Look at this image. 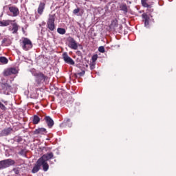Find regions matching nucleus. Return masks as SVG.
I'll return each mask as SVG.
<instances>
[{
  "label": "nucleus",
  "mask_w": 176,
  "mask_h": 176,
  "mask_svg": "<svg viewBox=\"0 0 176 176\" xmlns=\"http://www.w3.org/2000/svg\"><path fill=\"white\" fill-rule=\"evenodd\" d=\"M16 162L12 159H7L0 161V170H3V168H8L10 166H14Z\"/></svg>",
  "instance_id": "f257e3e1"
},
{
  "label": "nucleus",
  "mask_w": 176,
  "mask_h": 176,
  "mask_svg": "<svg viewBox=\"0 0 176 176\" xmlns=\"http://www.w3.org/2000/svg\"><path fill=\"white\" fill-rule=\"evenodd\" d=\"M22 47L23 50H30L32 49V42L28 38H24L22 41Z\"/></svg>",
  "instance_id": "f03ea898"
},
{
  "label": "nucleus",
  "mask_w": 176,
  "mask_h": 176,
  "mask_svg": "<svg viewBox=\"0 0 176 176\" xmlns=\"http://www.w3.org/2000/svg\"><path fill=\"white\" fill-rule=\"evenodd\" d=\"M55 20L56 17L54 15L50 14L47 25V28L50 29V31H54V29L56 28V25H54Z\"/></svg>",
  "instance_id": "7ed1b4c3"
},
{
  "label": "nucleus",
  "mask_w": 176,
  "mask_h": 176,
  "mask_svg": "<svg viewBox=\"0 0 176 176\" xmlns=\"http://www.w3.org/2000/svg\"><path fill=\"white\" fill-rule=\"evenodd\" d=\"M36 76V82L38 83V85H40V83H42V82H45V80H47L49 78L46 76H45L43 73H36L35 74Z\"/></svg>",
  "instance_id": "20e7f679"
},
{
  "label": "nucleus",
  "mask_w": 176,
  "mask_h": 176,
  "mask_svg": "<svg viewBox=\"0 0 176 176\" xmlns=\"http://www.w3.org/2000/svg\"><path fill=\"white\" fill-rule=\"evenodd\" d=\"M68 46L73 50H78V43H76V41L72 37L68 38Z\"/></svg>",
  "instance_id": "39448f33"
},
{
  "label": "nucleus",
  "mask_w": 176,
  "mask_h": 176,
  "mask_svg": "<svg viewBox=\"0 0 176 176\" xmlns=\"http://www.w3.org/2000/svg\"><path fill=\"white\" fill-rule=\"evenodd\" d=\"M18 72L19 71L16 68L12 67L6 69L3 72V75L4 76H10V75H16V74H18Z\"/></svg>",
  "instance_id": "423d86ee"
},
{
  "label": "nucleus",
  "mask_w": 176,
  "mask_h": 176,
  "mask_svg": "<svg viewBox=\"0 0 176 176\" xmlns=\"http://www.w3.org/2000/svg\"><path fill=\"white\" fill-rule=\"evenodd\" d=\"M63 58L66 64H69L70 65H75V61H74L72 58L68 56L67 52L63 54Z\"/></svg>",
  "instance_id": "0eeeda50"
},
{
  "label": "nucleus",
  "mask_w": 176,
  "mask_h": 176,
  "mask_svg": "<svg viewBox=\"0 0 176 176\" xmlns=\"http://www.w3.org/2000/svg\"><path fill=\"white\" fill-rule=\"evenodd\" d=\"M53 156H54L53 153H48L47 154H44L41 157L38 159V160H41L43 162H47L48 160H50V159H53Z\"/></svg>",
  "instance_id": "6e6552de"
},
{
  "label": "nucleus",
  "mask_w": 176,
  "mask_h": 176,
  "mask_svg": "<svg viewBox=\"0 0 176 176\" xmlns=\"http://www.w3.org/2000/svg\"><path fill=\"white\" fill-rule=\"evenodd\" d=\"M8 9L10 13L12 14V17H17V16H19L20 14V11H19V8H17V7L12 6L9 7Z\"/></svg>",
  "instance_id": "1a4fd4ad"
},
{
  "label": "nucleus",
  "mask_w": 176,
  "mask_h": 176,
  "mask_svg": "<svg viewBox=\"0 0 176 176\" xmlns=\"http://www.w3.org/2000/svg\"><path fill=\"white\" fill-rule=\"evenodd\" d=\"M46 6V4L45 3L41 2L38 5L37 12L39 16H42L43 14V11L45 10V8Z\"/></svg>",
  "instance_id": "9d476101"
},
{
  "label": "nucleus",
  "mask_w": 176,
  "mask_h": 176,
  "mask_svg": "<svg viewBox=\"0 0 176 176\" xmlns=\"http://www.w3.org/2000/svg\"><path fill=\"white\" fill-rule=\"evenodd\" d=\"M38 164H40V167H41V166H43V171H47V170H49V164H47V162L38 160Z\"/></svg>",
  "instance_id": "9b49d317"
},
{
  "label": "nucleus",
  "mask_w": 176,
  "mask_h": 176,
  "mask_svg": "<svg viewBox=\"0 0 176 176\" xmlns=\"http://www.w3.org/2000/svg\"><path fill=\"white\" fill-rule=\"evenodd\" d=\"M12 23H14V21H12V20L0 21V27H8V25H10Z\"/></svg>",
  "instance_id": "f8f14e48"
},
{
  "label": "nucleus",
  "mask_w": 176,
  "mask_h": 176,
  "mask_svg": "<svg viewBox=\"0 0 176 176\" xmlns=\"http://www.w3.org/2000/svg\"><path fill=\"white\" fill-rule=\"evenodd\" d=\"M45 121L48 127H53V126H54V121H53V119L50 116L45 117Z\"/></svg>",
  "instance_id": "ddd939ff"
},
{
  "label": "nucleus",
  "mask_w": 176,
  "mask_h": 176,
  "mask_svg": "<svg viewBox=\"0 0 176 176\" xmlns=\"http://www.w3.org/2000/svg\"><path fill=\"white\" fill-rule=\"evenodd\" d=\"M39 170H41V164H39L38 160L36 162V164L34 165V166L33 167V168L32 170V174H36V173H38V171H39Z\"/></svg>",
  "instance_id": "4468645a"
},
{
  "label": "nucleus",
  "mask_w": 176,
  "mask_h": 176,
  "mask_svg": "<svg viewBox=\"0 0 176 176\" xmlns=\"http://www.w3.org/2000/svg\"><path fill=\"white\" fill-rule=\"evenodd\" d=\"M142 18L144 20V27L149 28V16L146 14H143Z\"/></svg>",
  "instance_id": "2eb2a0df"
},
{
  "label": "nucleus",
  "mask_w": 176,
  "mask_h": 176,
  "mask_svg": "<svg viewBox=\"0 0 176 176\" xmlns=\"http://www.w3.org/2000/svg\"><path fill=\"white\" fill-rule=\"evenodd\" d=\"M12 28L11 29V31L12 32V34H17V32L19 31V25H17V23H12Z\"/></svg>",
  "instance_id": "dca6fc26"
},
{
  "label": "nucleus",
  "mask_w": 176,
  "mask_h": 176,
  "mask_svg": "<svg viewBox=\"0 0 176 176\" xmlns=\"http://www.w3.org/2000/svg\"><path fill=\"white\" fill-rule=\"evenodd\" d=\"M10 133H12V128H7L1 131L2 135H9Z\"/></svg>",
  "instance_id": "f3484780"
},
{
  "label": "nucleus",
  "mask_w": 176,
  "mask_h": 176,
  "mask_svg": "<svg viewBox=\"0 0 176 176\" xmlns=\"http://www.w3.org/2000/svg\"><path fill=\"white\" fill-rule=\"evenodd\" d=\"M34 133L35 134H45V133H46V129L39 128L38 129H36Z\"/></svg>",
  "instance_id": "a211bd4d"
},
{
  "label": "nucleus",
  "mask_w": 176,
  "mask_h": 176,
  "mask_svg": "<svg viewBox=\"0 0 176 176\" xmlns=\"http://www.w3.org/2000/svg\"><path fill=\"white\" fill-rule=\"evenodd\" d=\"M62 124H65L68 127H72V122H71V119L65 118L64 122Z\"/></svg>",
  "instance_id": "6ab92c4d"
},
{
  "label": "nucleus",
  "mask_w": 176,
  "mask_h": 176,
  "mask_svg": "<svg viewBox=\"0 0 176 176\" xmlns=\"http://www.w3.org/2000/svg\"><path fill=\"white\" fill-rule=\"evenodd\" d=\"M41 122V118L38 116H34L33 118L34 124H38Z\"/></svg>",
  "instance_id": "aec40b11"
},
{
  "label": "nucleus",
  "mask_w": 176,
  "mask_h": 176,
  "mask_svg": "<svg viewBox=\"0 0 176 176\" xmlns=\"http://www.w3.org/2000/svg\"><path fill=\"white\" fill-rule=\"evenodd\" d=\"M142 5L144 8H151V6L148 4V0H141Z\"/></svg>",
  "instance_id": "412c9836"
},
{
  "label": "nucleus",
  "mask_w": 176,
  "mask_h": 176,
  "mask_svg": "<svg viewBox=\"0 0 176 176\" xmlns=\"http://www.w3.org/2000/svg\"><path fill=\"white\" fill-rule=\"evenodd\" d=\"M8 62L9 60H8V58H6V57L5 56L0 57V63H2L3 64H8Z\"/></svg>",
  "instance_id": "4be33fe9"
},
{
  "label": "nucleus",
  "mask_w": 176,
  "mask_h": 176,
  "mask_svg": "<svg viewBox=\"0 0 176 176\" xmlns=\"http://www.w3.org/2000/svg\"><path fill=\"white\" fill-rule=\"evenodd\" d=\"M57 32L60 34V35H64L65 34L66 31L65 29L59 28L57 29Z\"/></svg>",
  "instance_id": "5701e85b"
},
{
  "label": "nucleus",
  "mask_w": 176,
  "mask_h": 176,
  "mask_svg": "<svg viewBox=\"0 0 176 176\" xmlns=\"http://www.w3.org/2000/svg\"><path fill=\"white\" fill-rule=\"evenodd\" d=\"M116 27H118V21L113 20V21H111V28H116Z\"/></svg>",
  "instance_id": "b1692460"
},
{
  "label": "nucleus",
  "mask_w": 176,
  "mask_h": 176,
  "mask_svg": "<svg viewBox=\"0 0 176 176\" xmlns=\"http://www.w3.org/2000/svg\"><path fill=\"white\" fill-rule=\"evenodd\" d=\"M97 58H98V55L97 54H95L92 56L91 60L94 65H96L95 63L97 61Z\"/></svg>",
  "instance_id": "393cba45"
},
{
  "label": "nucleus",
  "mask_w": 176,
  "mask_h": 176,
  "mask_svg": "<svg viewBox=\"0 0 176 176\" xmlns=\"http://www.w3.org/2000/svg\"><path fill=\"white\" fill-rule=\"evenodd\" d=\"M121 10H123V12H127V6L126 4H122L120 6Z\"/></svg>",
  "instance_id": "a878e982"
},
{
  "label": "nucleus",
  "mask_w": 176,
  "mask_h": 176,
  "mask_svg": "<svg viewBox=\"0 0 176 176\" xmlns=\"http://www.w3.org/2000/svg\"><path fill=\"white\" fill-rule=\"evenodd\" d=\"M98 52H100V53H105V48L104 46L99 47Z\"/></svg>",
  "instance_id": "bb28decb"
},
{
  "label": "nucleus",
  "mask_w": 176,
  "mask_h": 176,
  "mask_svg": "<svg viewBox=\"0 0 176 176\" xmlns=\"http://www.w3.org/2000/svg\"><path fill=\"white\" fill-rule=\"evenodd\" d=\"M12 171L14 173V174L19 175L20 174V168H14Z\"/></svg>",
  "instance_id": "cd10ccee"
},
{
  "label": "nucleus",
  "mask_w": 176,
  "mask_h": 176,
  "mask_svg": "<svg viewBox=\"0 0 176 176\" xmlns=\"http://www.w3.org/2000/svg\"><path fill=\"white\" fill-rule=\"evenodd\" d=\"M0 108L3 111H6V107H5V104H2V102H0Z\"/></svg>",
  "instance_id": "c85d7f7f"
},
{
  "label": "nucleus",
  "mask_w": 176,
  "mask_h": 176,
  "mask_svg": "<svg viewBox=\"0 0 176 176\" xmlns=\"http://www.w3.org/2000/svg\"><path fill=\"white\" fill-rule=\"evenodd\" d=\"M80 10L79 8L74 9L73 11L74 14H78V13H79Z\"/></svg>",
  "instance_id": "c756f323"
},
{
  "label": "nucleus",
  "mask_w": 176,
  "mask_h": 176,
  "mask_svg": "<svg viewBox=\"0 0 176 176\" xmlns=\"http://www.w3.org/2000/svg\"><path fill=\"white\" fill-rule=\"evenodd\" d=\"M85 74V71H82L80 73H78V75H79L80 76H83Z\"/></svg>",
  "instance_id": "7c9ffc66"
},
{
  "label": "nucleus",
  "mask_w": 176,
  "mask_h": 176,
  "mask_svg": "<svg viewBox=\"0 0 176 176\" xmlns=\"http://www.w3.org/2000/svg\"><path fill=\"white\" fill-rule=\"evenodd\" d=\"M6 41H7L6 38H3L1 42H2V43H5V42H6Z\"/></svg>",
  "instance_id": "2f4dec72"
},
{
  "label": "nucleus",
  "mask_w": 176,
  "mask_h": 176,
  "mask_svg": "<svg viewBox=\"0 0 176 176\" xmlns=\"http://www.w3.org/2000/svg\"><path fill=\"white\" fill-rule=\"evenodd\" d=\"M73 101H74L73 99H72V102Z\"/></svg>",
  "instance_id": "473e14b6"
}]
</instances>
